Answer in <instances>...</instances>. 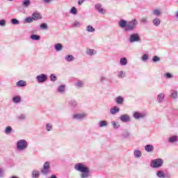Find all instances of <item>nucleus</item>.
Instances as JSON below:
<instances>
[{"label": "nucleus", "mask_w": 178, "mask_h": 178, "mask_svg": "<svg viewBox=\"0 0 178 178\" xmlns=\"http://www.w3.org/2000/svg\"><path fill=\"white\" fill-rule=\"evenodd\" d=\"M2 176H3V172L0 170V177H2Z\"/></svg>", "instance_id": "57"}, {"label": "nucleus", "mask_w": 178, "mask_h": 178, "mask_svg": "<svg viewBox=\"0 0 178 178\" xmlns=\"http://www.w3.org/2000/svg\"><path fill=\"white\" fill-rule=\"evenodd\" d=\"M83 3H84V0H79L78 1L79 5H83Z\"/></svg>", "instance_id": "55"}, {"label": "nucleus", "mask_w": 178, "mask_h": 178, "mask_svg": "<svg viewBox=\"0 0 178 178\" xmlns=\"http://www.w3.org/2000/svg\"><path fill=\"white\" fill-rule=\"evenodd\" d=\"M8 1H13V0H8Z\"/></svg>", "instance_id": "62"}, {"label": "nucleus", "mask_w": 178, "mask_h": 178, "mask_svg": "<svg viewBox=\"0 0 178 178\" xmlns=\"http://www.w3.org/2000/svg\"><path fill=\"white\" fill-rule=\"evenodd\" d=\"M175 16H176V17H178V11L177 12Z\"/></svg>", "instance_id": "61"}, {"label": "nucleus", "mask_w": 178, "mask_h": 178, "mask_svg": "<svg viewBox=\"0 0 178 178\" xmlns=\"http://www.w3.org/2000/svg\"><path fill=\"white\" fill-rule=\"evenodd\" d=\"M54 48H55L56 51H62V49H63V46H62V44H60V43H57L54 45Z\"/></svg>", "instance_id": "22"}, {"label": "nucleus", "mask_w": 178, "mask_h": 178, "mask_svg": "<svg viewBox=\"0 0 178 178\" xmlns=\"http://www.w3.org/2000/svg\"><path fill=\"white\" fill-rule=\"evenodd\" d=\"M18 119H19V120H24V119H26V115L22 114L18 117Z\"/></svg>", "instance_id": "53"}, {"label": "nucleus", "mask_w": 178, "mask_h": 178, "mask_svg": "<svg viewBox=\"0 0 178 178\" xmlns=\"http://www.w3.org/2000/svg\"><path fill=\"white\" fill-rule=\"evenodd\" d=\"M16 86L17 87H26V86H27V83L23 80H21L17 82Z\"/></svg>", "instance_id": "19"}, {"label": "nucleus", "mask_w": 178, "mask_h": 178, "mask_svg": "<svg viewBox=\"0 0 178 178\" xmlns=\"http://www.w3.org/2000/svg\"><path fill=\"white\" fill-rule=\"evenodd\" d=\"M120 111V108H119V107H117V106H114L111 108L110 110L111 115H115V113H118V112Z\"/></svg>", "instance_id": "18"}, {"label": "nucleus", "mask_w": 178, "mask_h": 178, "mask_svg": "<svg viewBox=\"0 0 178 178\" xmlns=\"http://www.w3.org/2000/svg\"><path fill=\"white\" fill-rule=\"evenodd\" d=\"M145 149L147 152H152V151H154V146H152V145H147L145 147Z\"/></svg>", "instance_id": "21"}, {"label": "nucleus", "mask_w": 178, "mask_h": 178, "mask_svg": "<svg viewBox=\"0 0 178 178\" xmlns=\"http://www.w3.org/2000/svg\"><path fill=\"white\" fill-rule=\"evenodd\" d=\"M75 87H76V88H83V87H84V82L81 80H78L76 83H75Z\"/></svg>", "instance_id": "16"}, {"label": "nucleus", "mask_w": 178, "mask_h": 178, "mask_svg": "<svg viewBox=\"0 0 178 178\" xmlns=\"http://www.w3.org/2000/svg\"><path fill=\"white\" fill-rule=\"evenodd\" d=\"M140 35L138 33H132L129 35V41L131 43L138 42L140 41Z\"/></svg>", "instance_id": "5"}, {"label": "nucleus", "mask_w": 178, "mask_h": 178, "mask_svg": "<svg viewBox=\"0 0 178 178\" xmlns=\"http://www.w3.org/2000/svg\"><path fill=\"white\" fill-rule=\"evenodd\" d=\"M120 120H121V122H123V123H127L131 121L130 115H129L128 114L121 115L120 117Z\"/></svg>", "instance_id": "7"}, {"label": "nucleus", "mask_w": 178, "mask_h": 178, "mask_svg": "<svg viewBox=\"0 0 178 178\" xmlns=\"http://www.w3.org/2000/svg\"><path fill=\"white\" fill-rule=\"evenodd\" d=\"M50 178H57L55 175H52Z\"/></svg>", "instance_id": "59"}, {"label": "nucleus", "mask_w": 178, "mask_h": 178, "mask_svg": "<svg viewBox=\"0 0 178 178\" xmlns=\"http://www.w3.org/2000/svg\"><path fill=\"white\" fill-rule=\"evenodd\" d=\"M74 169L77 172H80L81 178L90 177V168L83 163H77L74 165Z\"/></svg>", "instance_id": "1"}, {"label": "nucleus", "mask_w": 178, "mask_h": 178, "mask_svg": "<svg viewBox=\"0 0 178 178\" xmlns=\"http://www.w3.org/2000/svg\"><path fill=\"white\" fill-rule=\"evenodd\" d=\"M26 23H33L34 22V19H33V17H28L25 19Z\"/></svg>", "instance_id": "36"}, {"label": "nucleus", "mask_w": 178, "mask_h": 178, "mask_svg": "<svg viewBox=\"0 0 178 178\" xmlns=\"http://www.w3.org/2000/svg\"><path fill=\"white\" fill-rule=\"evenodd\" d=\"M51 129H52V126H51V124H47L46 127V130H47V131H51Z\"/></svg>", "instance_id": "52"}, {"label": "nucleus", "mask_w": 178, "mask_h": 178, "mask_svg": "<svg viewBox=\"0 0 178 178\" xmlns=\"http://www.w3.org/2000/svg\"><path fill=\"white\" fill-rule=\"evenodd\" d=\"M27 147H29V143L26 140H19L17 143V148L19 151H24Z\"/></svg>", "instance_id": "3"}, {"label": "nucleus", "mask_w": 178, "mask_h": 178, "mask_svg": "<svg viewBox=\"0 0 178 178\" xmlns=\"http://www.w3.org/2000/svg\"><path fill=\"white\" fill-rule=\"evenodd\" d=\"M118 77L120 79H123V77H126V73H124L123 71H120L118 74Z\"/></svg>", "instance_id": "40"}, {"label": "nucleus", "mask_w": 178, "mask_h": 178, "mask_svg": "<svg viewBox=\"0 0 178 178\" xmlns=\"http://www.w3.org/2000/svg\"><path fill=\"white\" fill-rule=\"evenodd\" d=\"M95 9H97V10H98L99 13H101L102 15H105V10H104L101 3L96 4L95 6Z\"/></svg>", "instance_id": "11"}, {"label": "nucleus", "mask_w": 178, "mask_h": 178, "mask_svg": "<svg viewBox=\"0 0 178 178\" xmlns=\"http://www.w3.org/2000/svg\"><path fill=\"white\" fill-rule=\"evenodd\" d=\"M6 134H10L12 133V127H7V128L5 130Z\"/></svg>", "instance_id": "41"}, {"label": "nucleus", "mask_w": 178, "mask_h": 178, "mask_svg": "<svg viewBox=\"0 0 178 178\" xmlns=\"http://www.w3.org/2000/svg\"><path fill=\"white\" fill-rule=\"evenodd\" d=\"M118 24L119 27H120L121 29H126L127 26V21L124 19H120L118 22Z\"/></svg>", "instance_id": "13"}, {"label": "nucleus", "mask_w": 178, "mask_h": 178, "mask_svg": "<svg viewBox=\"0 0 178 178\" xmlns=\"http://www.w3.org/2000/svg\"><path fill=\"white\" fill-rule=\"evenodd\" d=\"M106 126H108V122L107 121H105V120L99 121V127H105Z\"/></svg>", "instance_id": "29"}, {"label": "nucleus", "mask_w": 178, "mask_h": 178, "mask_svg": "<svg viewBox=\"0 0 178 178\" xmlns=\"http://www.w3.org/2000/svg\"><path fill=\"white\" fill-rule=\"evenodd\" d=\"M134 155L135 158H141V156H142L141 151H140L139 149H136L134 152Z\"/></svg>", "instance_id": "23"}, {"label": "nucleus", "mask_w": 178, "mask_h": 178, "mask_svg": "<svg viewBox=\"0 0 178 178\" xmlns=\"http://www.w3.org/2000/svg\"><path fill=\"white\" fill-rule=\"evenodd\" d=\"M152 166L154 169H157L158 168H162L163 166V159H156L151 161Z\"/></svg>", "instance_id": "4"}, {"label": "nucleus", "mask_w": 178, "mask_h": 178, "mask_svg": "<svg viewBox=\"0 0 178 178\" xmlns=\"http://www.w3.org/2000/svg\"><path fill=\"white\" fill-rule=\"evenodd\" d=\"M111 124L113 127V129H119L120 127V124H119V122H112Z\"/></svg>", "instance_id": "31"}, {"label": "nucleus", "mask_w": 178, "mask_h": 178, "mask_svg": "<svg viewBox=\"0 0 178 178\" xmlns=\"http://www.w3.org/2000/svg\"><path fill=\"white\" fill-rule=\"evenodd\" d=\"M171 97L174 99H176V98H177V92H172Z\"/></svg>", "instance_id": "50"}, {"label": "nucleus", "mask_w": 178, "mask_h": 178, "mask_svg": "<svg viewBox=\"0 0 178 178\" xmlns=\"http://www.w3.org/2000/svg\"><path fill=\"white\" fill-rule=\"evenodd\" d=\"M86 54L92 56V55H94V49H87Z\"/></svg>", "instance_id": "42"}, {"label": "nucleus", "mask_w": 178, "mask_h": 178, "mask_svg": "<svg viewBox=\"0 0 178 178\" xmlns=\"http://www.w3.org/2000/svg\"><path fill=\"white\" fill-rule=\"evenodd\" d=\"M137 24H138V21H137V19H136L128 22L127 23L125 31H133L134 30H136V28L137 27Z\"/></svg>", "instance_id": "2"}, {"label": "nucleus", "mask_w": 178, "mask_h": 178, "mask_svg": "<svg viewBox=\"0 0 178 178\" xmlns=\"http://www.w3.org/2000/svg\"><path fill=\"white\" fill-rule=\"evenodd\" d=\"M148 60V55L144 54V55L142 56V60L145 61V60Z\"/></svg>", "instance_id": "51"}, {"label": "nucleus", "mask_w": 178, "mask_h": 178, "mask_svg": "<svg viewBox=\"0 0 178 178\" xmlns=\"http://www.w3.org/2000/svg\"><path fill=\"white\" fill-rule=\"evenodd\" d=\"M105 80V76H102L101 78H100V81H104Z\"/></svg>", "instance_id": "58"}, {"label": "nucleus", "mask_w": 178, "mask_h": 178, "mask_svg": "<svg viewBox=\"0 0 178 178\" xmlns=\"http://www.w3.org/2000/svg\"><path fill=\"white\" fill-rule=\"evenodd\" d=\"M70 106L71 108H76V106H77V102L76 101H71L70 102Z\"/></svg>", "instance_id": "39"}, {"label": "nucleus", "mask_w": 178, "mask_h": 178, "mask_svg": "<svg viewBox=\"0 0 178 178\" xmlns=\"http://www.w3.org/2000/svg\"><path fill=\"white\" fill-rule=\"evenodd\" d=\"M86 113H79V114H74L73 115V119H76V120H81L86 118Z\"/></svg>", "instance_id": "10"}, {"label": "nucleus", "mask_w": 178, "mask_h": 178, "mask_svg": "<svg viewBox=\"0 0 178 178\" xmlns=\"http://www.w3.org/2000/svg\"><path fill=\"white\" fill-rule=\"evenodd\" d=\"M152 15H153V16H156V17H159V16L162 15V11L161 9H154L152 10Z\"/></svg>", "instance_id": "14"}, {"label": "nucleus", "mask_w": 178, "mask_h": 178, "mask_svg": "<svg viewBox=\"0 0 178 178\" xmlns=\"http://www.w3.org/2000/svg\"><path fill=\"white\" fill-rule=\"evenodd\" d=\"M164 77H165L166 79H172L173 77V75H172V74L170 73H166L164 74Z\"/></svg>", "instance_id": "48"}, {"label": "nucleus", "mask_w": 178, "mask_h": 178, "mask_svg": "<svg viewBox=\"0 0 178 178\" xmlns=\"http://www.w3.org/2000/svg\"><path fill=\"white\" fill-rule=\"evenodd\" d=\"M152 23L154 26H155L156 27H158V26L161 25V19H159V17L154 18L152 19Z\"/></svg>", "instance_id": "15"}, {"label": "nucleus", "mask_w": 178, "mask_h": 178, "mask_svg": "<svg viewBox=\"0 0 178 178\" xmlns=\"http://www.w3.org/2000/svg\"><path fill=\"white\" fill-rule=\"evenodd\" d=\"M168 141L169 143H176V141H177V136L169 138Z\"/></svg>", "instance_id": "32"}, {"label": "nucleus", "mask_w": 178, "mask_h": 178, "mask_svg": "<svg viewBox=\"0 0 178 178\" xmlns=\"http://www.w3.org/2000/svg\"><path fill=\"white\" fill-rule=\"evenodd\" d=\"M115 102L118 105H122L123 102H124V99H123L122 96H118L115 98Z\"/></svg>", "instance_id": "17"}, {"label": "nucleus", "mask_w": 178, "mask_h": 178, "mask_svg": "<svg viewBox=\"0 0 178 178\" xmlns=\"http://www.w3.org/2000/svg\"><path fill=\"white\" fill-rule=\"evenodd\" d=\"M31 40H33L34 41H38L40 40V37L38 35H31Z\"/></svg>", "instance_id": "34"}, {"label": "nucleus", "mask_w": 178, "mask_h": 178, "mask_svg": "<svg viewBox=\"0 0 178 178\" xmlns=\"http://www.w3.org/2000/svg\"><path fill=\"white\" fill-rule=\"evenodd\" d=\"M165 98V95L160 93L158 97H157V101L159 104H161V102H162V101H163V99Z\"/></svg>", "instance_id": "26"}, {"label": "nucleus", "mask_w": 178, "mask_h": 178, "mask_svg": "<svg viewBox=\"0 0 178 178\" xmlns=\"http://www.w3.org/2000/svg\"><path fill=\"white\" fill-rule=\"evenodd\" d=\"M70 13L72 15H77V9H76L74 7H72L71 8Z\"/></svg>", "instance_id": "44"}, {"label": "nucleus", "mask_w": 178, "mask_h": 178, "mask_svg": "<svg viewBox=\"0 0 178 178\" xmlns=\"http://www.w3.org/2000/svg\"><path fill=\"white\" fill-rule=\"evenodd\" d=\"M32 17H33V20L37 21V20H40V19H42V16L41 15V14H40V13L34 12L32 14Z\"/></svg>", "instance_id": "12"}, {"label": "nucleus", "mask_w": 178, "mask_h": 178, "mask_svg": "<svg viewBox=\"0 0 178 178\" xmlns=\"http://www.w3.org/2000/svg\"><path fill=\"white\" fill-rule=\"evenodd\" d=\"M140 22L143 23V24H147L148 23V17H143L140 19Z\"/></svg>", "instance_id": "33"}, {"label": "nucleus", "mask_w": 178, "mask_h": 178, "mask_svg": "<svg viewBox=\"0 0 178 178\" xmlns=\"http://www.w3.org/2000/svg\"><path fill=\"white\" fill-rule=\"evenodd\" d=\"M65 85H61L58 87V92H65Z\"/></svg>", "instance_id": "35"}, {"label": "nucleus", "mask_w": 178, "mask_h": 178, "mask_svg": "<svg viewBox=\"0 0 178 178\" xmlns=\"http://www.w3.org/2000/svg\"><path fill=\"white\" fill-rule=\"evenodd\" d=\"M152 60L154 63L155 62H159V60H161V58L156 56H154L152 58Z\"/></svg>", "instance_id": "49"}, {"label": "nucleus", "mask_w": 178, "mask_h": 178, "mask_svg": "<svg viewBox=\"0 0 178 178\" xmlns=\"http://www.w3.org/2000/svg\"><path fill=\"white\" fill-rule=\"evenodd\" d=\"M86 31H88V33H94V31H95V29H94V27H92V26L88 25L86 27Z\"/></svg>", "instance_id": "30"}, {"label": "nucleus", "mask_w": 178, "mask_h": 178, "mask_svg": "<svg viewBox=\"0 0 178 178\" xmlns=\"http://www.w3.org/2000/svg\"><path fill=\"white\" fill-rule=\"evenodd\" d=\"M43 169L41 170V173H42V175H48V173H49V162L47 161L44 163L43 165Z\"/></svg>", "instance_id": "6"}, {"label": "nucleus", "mask_w": 178, "mask_h": 178, "mask_svg": "<svg viewBox=\"0 0 178 178\" xmlns=\"http://www.w3.org/2000/svg\"><path fill=\"white\" fill-rule=\"evenodd\" d=\"M0 26H1L2 27H5V26H6V20L1 19L0 21Z\"/></svg>", "instance_id": "47"}, {"label": "nucleus", "mask_w": 178, "mask_h": 178, "mask_svg": "<svg viewBox=\"0 0 178 178\" xmlns=\"http://www.w3.org/2000/svg\"><path fill=\"white\" fill-rule=\"evenodd\" d=\"M129 136H130V133L126 132L125 134H124V137L125 138H127V137H129Z\"/></svg>", "instance_id": "54"}, {"label": "nucleus", "mask_w": 178, "mask_h": 178, "mask_svg": "<svg viewBox=\"0 0 178 178\" xmlns=\"http://www.w3.org/2000/svg\"><path fill=\"white\" fill-rule=\"evenodd\" d=\"M133 116H134V119L138 120V119H143V118H145V116H147V115H145V113L135 112V113H134Z\"/></svg>", "instance_id": "9"}, {"label": "nucleus", "mask_w": 178, "mask_h": 178, "mask_svg": "<svg viewBox=\"0 0 178 178\" xmlns=\"http://www.w3.org/2000/svg\"><path fill=\"white\" fill-rule=\"evenodd\" d=\"M31 3V1L30 0H24L22 2V5H23L24 8H29V6H30Z\"/></svg>", "instance_id": "28"}, {"label": "nucleus", "mask_w": 178, "mask_h": 178, "mask_svg": "<svg viewBox=\"0 0 178 178\" xmlns=\"http://www.w3.org/2000/svg\"><path fill=\"white\" fill-rule=\"evenodd\" d=\"M80 26H81V24L80 23V22L74 21L73 24V27H80Z\"/></svg>", "instance_id": "46"}, {"label": "nucleus", "mask_w": 178, "mask_h": 178, "mask_svg": "<svg viewBox=\"0 0 178 178\" xmlns=\"http://www.w3.org/2000/svg\"><path fill=\"white\" fill-rule=\"evenodd\" d=\"M52 0H43V2H44L45 3H49Z\"/></svg>", "instance_id": "56"}, {"label": "nucleus", "mask_w": 178, "mask_h": 178, "mask_svg": "<svg viewBox=\"0 0 178 178\" xmlns=\"http://www.w3.org/2000/svg\"><path fill=\"white\" fill-rule=\"evenodd\" d=\"M156 177L159 178H165L166 177V175H165V172L162 170H159L156 172Z\"/></svg>", "instance_id": "20"}, {"label": "nucleus", "mask_w": 178, "mask_h": 178, "mask_svg": "<svg viewBox=\"0 0 178 178\" xmlns=\"http://www.w3.org/2000/svg\"><path fill=\"white\" fill-rule=\"evenodd\" d=\"M13 102H15V104H19V102H20V101H21L20 97H19V96L15 97L13 99Z\"/></svg>", "instance_id": "37"}, {"label": "nucleus", "mask_w": 178, "mask_h": 178, "mask_svg": "<svg viewBox=\"0 0 178 178\" xmlns=\"http://www.w3.org/2000/svg\"><path fill=\"white\" fill-rule=\"evenodd\" d=\"M32 177L33 178H38L40 177V171L38 170H33L32 171Z\"/></svg>", "instance_id": "24"}, {"label": "nucleus", "mask_w": 178, "mask_h": 178, "mask_svg": "<svg viewBox=\"0 0 178 178\" xmlns=\"http://www.w3.org/2000/svg\"><path fill=\"white\" fill-rule=\"evenodd\" d=\"M58 79V78L56 77V76H55V74H52L50 76V80L51 81H56V80Z\"/></svg>", "instance_id": "43"}, {"label": "nucleus", "mask_w": 178, "mask_h": 178, "mask_svg": "<svg viewBox=\"0 0 178 178\" xmlns=\"http://www.w3.org/2000/svg\"><path fill=\"white\" fill-rule=\"evenodd\" d=\"M65 59L67 62H72V60H74V57L73 55H67L65 56Z\"/></svg>", "instance_id": "27"}, {"label": "nucleus", "mask_w": 178, "mask_h": 178, "mask_svg": "<svg viewBox=\"0 0 178 178\" xmlns=\"http://www.w3.org/2000/svg\"><path fill=\"white\" fill-rule=\"evenodd\" d=\"M47 79H48V77L44 74H41L36 76V80H38V83H45V81H47Z\"/></svg>", "instance_id": "8"}, {"label": "nucleus", "mask_w": 178, "mask_h": 178, "mask_svg": "<svg viewBox=\"0 0 178 178\" xmlns=\"http://www.w3.org/2000/svg\"><path fill=\"white\" fill-rule=\"evenodd\" d=\"M120 63L121 66H126V65H127V58H120Z\"/></svg>", "instance_id": "25"}, {"label": "nucleus", "mask_w": 178, "mask_h": 178, "mask_svg": "<svg viewBox=\"0 0 178 178\" xmlns=\"http://www.w3.org/2000/svg\"><path fill=\"white\" fill-rule=\"evenodd\" d=\"M10 178H19V177H16V176H13V177H11Z\"/></svg>", "instance_id": "60"}, {"label": "nucleus", "mask_w": 178, "mask_h": 178, "mask_svg": "<svg viewBox=\"0 0 178 178\" xmlns=\"http://www.w3.org/2000/svg\"><path fill=\"white\" fill-rule=\"evenodd\" d=\"M11 23L12 24H19L20 22H19V20H17V19H11Z\"/></svg>", "instance_id": "45"}, {"label": "nucleus", "mask_w": 178, "mask_h": 178, "mask_svg": "<svg viewBox=\"0 0 178 178\" xmlns=\"http://www.w3.org/2000/svg\"><path fill=\"white\" fill-rule=\"evenodd\" d=\"M40 29H42V30H48V24H47V23L41 24Z\"/></svg>", "instance_id": "38"}]
</instances>
